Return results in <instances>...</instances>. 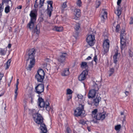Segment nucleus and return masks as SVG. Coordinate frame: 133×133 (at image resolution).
Wrapping results in <instances>:
<instances>
[{
  "label": "nucleus",
  "mask_w": 133,
  "mask_h": 133,
  "mask_svg": "<svg viewBox=\"0 0 133 133\" xmlns=\"http://www.w3.org/2000/svg\"><path fill=\"white\" fill-rule=\"evenodd\" d=\"M6 49L0 48V54L2 56H4L5 55L7 51Z\"/></svg>",
  "instance_id": "obj_24"
},
{
  "label": "nucleus",
  "mask_w": 133,
  "mask_h": 133,
  "mask_svg": "<svg viewBox=\"0 0 133 133\" xmlns=\"http://www.w3.org/2000/svg\"><path fill=\"white\" fill-rule=\"evenodd\" d=\"M36 52V50L34 48L29 49L28 51L27 54L28 56V58L26 59L27 62L30 60V62L28 66H26V70L31 71L32 68L34 66L35 62V55Z\"/></svg>",
  "instance_id": "obj_2"
},
{
  "label": "nucleus",
  "mask_w": 133,
  "mask_h": 133,
  "mask_svg": "<svg viewBox=\"0 0 133 133\" xmlns=\"http://www.w3.org/2000/svg\"><path fill=\"white\" fill-rule=\"evenodd\" d=\"M77 97L78 99H82L83 98V96L81 94H78L77 95Z\"/></svg>",
  "instance_id": "obj_40"
},
{
  "label": "nucleus",
  "mask_w": 133,
  "mask_h": 133,
  "mask_svg": "<svg viewBox=\"0 0 133 133\" xmlns=\"http://www.w3.org/2000/svg\"><path fill=\"white\" fill-rule=\"evenodd\" d=\"M83 110L84 105L82 104H79V107L74 111L75 116H81Z\"/></svg>",
  "instance_id": "obj_6"
},
{
  "label": "nucleus",
  "mask_w": 133,
  "mask_h": 133,
  "mask_svg": "<svg viewBox=\"0 0 133 133\" xmlns=\"http://www.w3.org/2000/svg\"><path fill=\"white\" fill-rule=\"evenodd\" d=\"M101 98L99 96L97 95L96 98L93 101V103L96 106L98 105L99 102L101 101Z\"/></svg>",
  "instance_id": "obj_17"
},
{
  "label": "nucleus",
  "mask_w": 133,
  "mask_h": 133,
  "mask_svg": "<svg viewBox=\"0 0 133 133\" xmlns=\"http://www.w3.org/2000/svg\"><path fill=\"white\" fill-rule=\"evenodd\" d=\"M122 0H118V1L117 2V4L118 5H119V4L121 3Z\"/></svg>",
  "instance_id": "obj_51"
},
{
  "label": "nucleus",
  "mask_w": 133,
  "mask_h": 133,
  "mask_svg": "<svg viewBox=\"0 0 133 133\" xmlns=\"http://www.w3.org/2000/svg\"><path fill=\"white\" fill-rule=\"evenodd\" d=\"M47 3L50 5V7H49L48 5V8L47 10L46 13L48 15L49 17L51 16V12L52 11V1H47Z\"/></svg>",
  "instance_id": "obj_10"
},
{
  "label": "nucleus",
  "mask_w": 133,
  "mask_h": 133,
  "mask_svg": "<svg viewBox=\"0 0 133 133\" xmlns=\"http://www.w3.org/2000/svg\"><path fill=\"white\" fill-rule=\"evenodd\" d=\"M67 6L66 4V2H64L63 4L62 7V8L64 9L66 8Z\"/></svg>",
  "instance_id": "obj_39"
},
{
  "label": "nucleus",
  "mask_w": 133,
  "mask_h": 133,
  "mask_svg": "<svg viewBox=\"0 0 133 133\" xmlns=\"http://www.w3.org/2000/svg\"><path fill=\"white\" fill-rule=\"evenodd\" d=\"M54 30L56 31H61L63 30V28L62 27H58L55 26L53 29Z\"/></svg>",
  "instance_id": "obj_23"
},
{
  "label": "nucleus",
  "mask_w": 133,
  "mask_h": 133,
  "mask_svg": "<svg viewBox=\"0 0 133 133\" xmlns=\"http://www.w3.org/2000/svg\"><path fill=\"white\" fill-rule=\"evenodd\" d=\"M125 31L124 29H122L121 33L120 38L121 48L122 50L126 46V44L125 43V41L123 37L125 35V33H124Z\"/></svg>",
  "instance_id": "obj_5"
},
{
  "label": "nucleus",
  "mask_w": 133,
  "mask_h": 133,
  "mask_svg": "<svg viewBox=\"0 0 133 133\" xmlns=\"http://www.w3.org/2000/svg\"><path fill=\"white\" fill-rule=\"evenodd\" d=\"M2 11H0V18H1L2 16Z\"/></svg>",
  "instance_id": "obj_60"
},
{
  "label": "nucleus",
  "mask_w": 133,
  "mask_h": 133,
  "mask_svg": "<svg viewBox=\"0 0 133 133\" xmlns=\"http://www.w3.org/2000/svg\"><path fill=\"white\" fill-rule=\"evenodd\" d=\"M44 61L46 62H49L50 60L49 58H46L45 59Z\"/></svg>",
  "instance_id": "obj_50"
},
{
  "label": "nucleus",
  "mask_w": 133,
  "mask_h": 133,
  "mask_svg": "<svg viewBox=\"0 0 133 133\" xmlns=\"http://www.w3.org/2000/svg\"><path fill=\"white\" fill-rule=\"evenodd\" d=\"M121 115H124V112H121Z\"/></svg>",
  "instance_id": "obj_62"
},
{
  "label": "nucleus",
  "mask_w": 133,
  "mask_h": 133,
  "mask_svg": "<svg viewBox=\"0 0 133 133\" xmlns=\"http://www.w3.org/2000/svg\"><path fill=\"white\" fill-rule=\"evenodd\" d=\"M73 36L75 38H76L78 36V33L77 32H76L75 34H74Z\"/></svg>",
  "instance_id": "obj_48"
},
{
  "label": "nucleus",
  "mask_w": 133,
  "mask_h": 133,
  "mask_svg": "<svg viewBox=\"0 0 133 133\" xmlns=\"http://www.w3.org/2000/svg\"><path fill=\"white\" fill-rule=\"evenodd\" d=\"M107 13L105 9H102L100 16L102 20L106 19L107 18Z\"/></svg>",
  "instance_id": "obj_15"
},
{
  "label": "nucleus",
  "mask_w": 133,
  "mask_h": 133,
  "mask_svg": "<svg viewBox=\"0 0 133 133\" xmlns=\"http://www.w3.org/2000/svg\"><path fill=\"white\" fill-rule=\"evenodd\" d=\"M42 70V69L40 68L37 71L35 75V78L37 79L38 82H42V75L39 74V72Z\"/></svg>",
  "instance_id": "obj_14"
},
{
  "label": "nucleus",
  "mask_w": 133,
  "mask_h": 133,
  "mask_svg": "<svg viewBox=\"0 0 133 133\" xmlns=\"http://www.w3.org/2000/svg\"><path fill=\"white\" fill-rule=\"evenodd\" d=\"M100 1H98L96 2V4L97 5V8L99 7L100 4Z\"/></svg>",
  "instance_id": "obj_43"
},
{
  "label": "nucleus",
  "mask_w": 133,
  "mask_h": 133,
  "mask_svg": "<svg viewBox=\"0 0 133 133\" xmlns=\"http://www.w3.org/2000/svg\"><path fill=\"white\" fill-rule=\"evenodd\" d=\"M42 103H43L42 107L44 108L45 107V109L46 110L49 111L50 110V108L49 106V104L48 100H46L45 101L42 98Z\"/></svg>",
  "instance_id": "obj_13"
},
{
  "label": "nucleus",
  "mask_w": 133,
  "mask_h": 133,
  "mask_svg": "<svg viewBox=\"0 0 133 133\" xmlns=\"http://www.w3.org/2000/svg\"><path fill=\"white\" fill-rule=\"evenodd\" d=\"M129 23L130 24H133V18L132 17H130V21Z\"/></svg>",
  "instance_id": "obj_44"
},
{
  "label": "nucleus",
  "mask_w": 133,
  "mask_h": 133,
  "mask_svg": "<svg viewBox=\"0 0 133 133\" xmlns=\"http://www.w3.org/2000/svg\"><path fill=\"white\" fill-rule=\"evenodd\" d=\"M33 117L34 121L37 124H40V127L39 128L42 132V116L41 114L38 113H36L32 115Z\"/></svg>",
  "instance_id": "obj_4"
},
{
  "label": "nucleus",
  "mask_w": 133,
  "mask_h": 133,
  "mask_svg": "<svg viewBox=\"0 0 133 133\" xmlns=\"http://www.w3.org/2000/svg\"><path fill=\"white\" fill-rule=\"evenodd\" d=\"M42 73H43V76H42V81H43V79L44 78V76L45 75V72L44 71L42 70Z\"/></svg>",
  "instance_id": "obj_49"
},
{
  "label": "nucleus",
  "mask_w": 133,
  "mask_h": 133,
  "mask_svg": "<svg viewBox=\"0 0 133 133\" xmlns=\"http://www.w3.org/2000/svg\"><path fill=\"white\" fill-rule=\"evenodd\" d=\"M10 7L8 4H6V6L5 8V13H8L10 11Z\"/></svg>",
  "instance_id": "obj_30"
},
{
  "label": "nucleus",
  "mask_w": 133,
  "mask_h": 133,
  "mask_svg": "<svg viewBox=\"0 0 133 133\" xmlns=\"http://www.w3.org/2000/svg\"><path fill=\"white\" fill-rule=\"evenodd\" d=\"M91 57L90 56H88L86 59V60H89L91 59Z\"/></svg>",
  "instance_id": "obj_58"
},
{
  "label": "nucleus",
  "mask_w": 133,
  "mask_h": 133,
  "mask_svg": "<svg viewBox=\"0 0 133 133\" xmlns=\"http://www.w3.org/2000/svg\"><path fill=\"white\" fill-rule=\"evenodd\" d=\"M94 60L95 61V62L96 63V62L97 61V56L96 55H95V56L94 58Z\"/></svg>",
  "instance_id": "obj_45"
},
{
  "label": "nucleus",
  "mask_w": 133,
  "mask_h": 133,
  "mask_svg": "<svg viewBox=\"0 0 133 133\" xmlns=\"http://www.w3.org/2000/svg\"><path fill=\"white\" fill-rule=\"evenodd\" d=\"M18 79H17V83L16 84V88H18V85L19 84V82L18 81Z\"/></svg>",
  "instance_id": "obj_47"
},
{
  "label": "nucleus",
  "mask_w": 133,
  "mask_h": 133,
  "mask_svg": "<svg viewBox=\"0 0 133 133\" xmlns=\"http://www.w3.org/2000/svg\"><path fill=\"white\" fill-rule=\"evenodd\" d=\"M37 96L39 97V98L38 100V107H39L40 108H42V106L41 105V104L42 102V97H40L39 95H38Z\"/></svg>",
  "instance_id": "obj_29"
},
{
  "label": "nucleus",
  "mask_w": 133,
  "mask_h": 133,
  "mask_svg": "<svg viewBox=\"0 0 133 133\" xmlns=\"http://www.w3.org/2000/svg\"><path fill=\"white\" fill-rule=\"evenodd\" d=\"M36 9H34L30 11V22L27 25V27L30 30L32 31L34 33L38 34L40 32L39 28L38 26V24L36 26H35V23L36 20L37 13Z\"/></svg>",
  "instance_id": "obj_1"
},
{
  "label": "nucleus",
  "mask_w": 133,
  "mask_h": 133,
  "mask_svg": "<svg viewBox=\"0 0 133 133\" xmlns=\"http://www.w3.org/2000/svg\"><path fill=\"white\" fill-rule=\"evenodd\" d=\"M3 74L0 72V81L2 79V77L3 76Z\"/></svg>",
  "instance_id": "obj_46"
},
{
  "label": "nucleus",
  "mask_w": 133,
  "mask_h": 133,
  "mask_svg": "<svg viewBox=\"0 0 133 133\" xmlns=\"http://www.w3.org/2000/svg\"><path fill=\"white\" fill-rule=\"evenodd\" d=\"M95 85V84L94 85V88H95L94 89H95V88H97L96 86Z\"/></svg>",
  "instance_id": "obj_63"
},
{
  "label": "nucleus",
  "mask_w": 133,
  "mask_h": 133,
  "mask_svg": "<svg viewBox=\"0 0 133 133\" xmlns=\"http://www.w3.org/2000/svg\"><path fill=\"white\" fill-rule=\"evenodd\" d=\"M87 128L89 131H90L91 129L89 127H88Z\"/></svg>",
  "instance_id": "obj_61"
},
{
  "label": "nucleus",
  "mask_w": 133,
  "mask_h": 133,
  "mask_svg": "<svg viewBox=\"0 0 133 133\" xmlns=\"http://www.w3.org/2000/svg\"><path fill=\"white\" fill-rule=\"evenodd\" d=\"M18 88H15V97L14 99L16 100V99L17 96L18 95V93L17 92V90H18Z\"/></svg>",
  "instance_id": "obj_33"
},
{
  "label": "nucleus",
  "mask_w": 133,
  "mask_h": 133,
  "mask_svg": "<svg viewBox=\"0 0 133 133\" xmlns=\"http://www.w3.org/2000/svg\"><path fill=\"white\" fill-rule=\"evenodd\" d=\"M97 110L95 109L92 112V116L93 119L92 121L94 123H97V121H95L96 119L97 120H103L105 118V115L103 113H97Z\"/></svg>",
  "instance_id": "obj_3"
},
{
  "label": "nucleus",
  "mask_w": 133,
  "mask_h": 133,
  "mask_svg": "<svg viewBox=\"0 0 133 133\" xmlns=\"http://www.w3.org/2000/svg\"><path fill=\"white\" fill-rule=\"evenodd\" d=\"M118 55V53L116 52L115 54L113 57L114 60V62L116 64L117 61V56Z\"/></svg>",
  "instance_id": "obj_32"
},
{
  "label": "nucleus",
  "mask_w": 133,
  "mask_h": 133,
  "mask_svg": "<svg viewBox=\"0 0 133 133\" xmlns=\"http://www.w3.org/2000/svg\"><path fill=\"white\" fill-rule=\"evenodd\" d=\"M88 74L87 71L86 70L83 71L78 77L79 81H82L84 80L86 78V76Z\"/></svg>",
  "instance_id": "obj_11"
},
{
  "label": "nucleus",
  "mask_w": 133,
  "mask_h": 133,
  "mask_svg": "<svg viewBox=\"0 0 133 133\" xmlns=\"http://www.w3.org/2000/svg\"><path fill=\"white\" fill-rule=\"evenodd\" d=\"M126 96H128L129 94V92L127 91H126L125 92Z\"/></svg>",
  "instance_id": "obj_53"
},
{
  "label": "nucleus",
  "mask_w": 133,
  "mask_h": 133,
  "mask_svg": "<svg viewBox=\"0 0 133 133\" xmlns=\"http://www.w3.org/2000/svg\"><path fill=\"white\" fill-rule=\"evenodd\" d=\"M43 119L42 117V133H47L48 130L45 124L43 123Z\"/></svg>",
  "instance_id": "obj_18"
},
{
  "label": "nucleus",
  "mask_w": 133,
  "mask_h": 133,
  "mask_svg": "<svg viewBox=\"0 0 133 133\" xmlns=\"http://www.w3.org/2000/svg\"><path fill=\"white\" fill-rule=\"evenodd\" d=\"M103 46L104 49L103 54H105L109 51V41L108 40L106 39L104 42Z\"/></svg>",
  "instance_id": "obj_8"
},
{
  "label": "nucleus",
  "mask_w": 133,
  "mask_h": 133,
  "mask_svg": "<svg viewBox=\"0 0 133 133\" xmlns=\"http://www.w3.org/2000/svg\"><path fill=\"white\" fill-rule=\"evenodd\" d=\"M121 125H118L115 126V129L117 131L119 130L121 128Z\"/></svg>",
  "instance_id": "obj_36"
},
{
  "label": "nucleus",
  "mask_w": 133,
  "mask_h": 133,
  "mask_svg": "<svg viewBox=\"0 0 133 133\" xmlns=\"http://www.w3.org/2000/svg\"><path fill=\"white\" fill-rule=\"evenodd\" d=\"M11 44H9L8 46V48L10 49L11 47Z\"/></svg>",
  "instance_id": "obj_57"
},
{
  "label": "nucleus",
  "mask_w": 133,
  "mask_h": 133,
  "mask_svg": "<svg viewBox=\"0 0 133 133\" xmlns=\"http://www.w3.org/2000/svg\"><path fill=\"white\" fill-rule=\"evenodd\" d=\"M73 92V91L70 89H68L66 90V94L67 95H71Z\"/></svg>",
  "instance_id": "obj_34"
},
{
  "label": "nucleus",
  "mask_w": 133,
  "mask_h": 133,
  "mask_svg": "<svg viewBox=\"0 0 133 133\" xmlns=\"http://www.w3.org/2000/svg\"><path fill=\"white\" fill-rule=\"evenodd\" d=\"M95 40L94 36L90 34L88 36L86 39L87 41L90 46H92L94 44V41Z\"/></svg>",
  "instance_id": "obj_7"
},
{
  "label": "nucleus",
  "mask_w": 133,
  "mask_h": 133,
  "mask_svg": "<svg viewBox=\"0 0 133 133\" xmlns=\"http://www.w3.org/2000/svg\"><path fill=\"white\" fill-rule=\"evenodd\" d=\"M48 85H47L46 87V90H48Z\"/></svg>",
  "instance_id": "obj_64"
},
{
  "label": "nucleus",
  "mask_w": 133,
  "mask_h": 133,
  "mask_svg": "<svg viewBox=\"0 0 133 133\" xmlns=\"http://www.w3.org/2000/svg\"><path fill=\"white\" fill-rule=\"evenodd\" d=\"M114 24H114V26L112 27L113 30L114 31H115L116 32H118L120 30V25L119 24H117L115 26H114Z\"/></svg>",
  "instance_id": "obj_21"
},
{
  "label": "nucleus",
  "mask_w": 133,
  "mask_h": 133,
  "mask_svg": "<svg viewBox=\"0 0 133 133\" xmlns=\"http://www.w3.org/2000/svg\"><path fill=\"white\" fill-rule=\"evenodd\" d=\"M3 6H1L0 7V11H2L3 9Z\"/></svg>",
  "instance_id": "obj_54"
},
{
  "label": "nucleus",
  "mask_w": 133,
  "mask_h": 133,
  "mask_svg": "<svg viewBox=\"0 0 133 133\" xmlns=\"http://www.w3.org/2000/svg\"><path fill=\"white\" fill-rule=\"evenodd\" d=\"M94 82L95 84V86H96L97 88H96V90H98L99 88L98 86V85H101V82L100 81H96V82H95V81H94Z\"/></svg>",
  "instance_id": "obj_28"
},
{
  "label": "nucleus",
  "mask_w": 133,
  "mask_h": 133,
  "mask_svg": "<svg viewBox=\"0 0 133 133\" xmlns=\"http://www.w3.org/2000/svg\"><path fill=\"white\" fill-rule=\"evenodd\" d=\"M70 72L69 69H66L62 71V76H66L69 75Z\"/></svg>",
  "instance_id": "obj_20"
},
{
  "label": "nucleus",
  "mask_w": 133,
  "mask_h": 133,
  "mask_svg": "<svg viewBox=\"0 0 133 133\" xmlns=\"http://www.w3.org/2000/svg\"><path fill=\"white\" fill-rule=\"evenodd\" d=\"M132 52L130 51L129 52V56L130 57H132Z\"/></svg>",
  "instance_id": "obj_52"
},
{
  "label": "nucleus",
  "mask_w": 133,
  "mask_h": 133,
  "mask_svg": "<svg viewBox=\"0 0 133 133\" xmlns=\"http://www.w3.org/2000/svg\"><path fill=\"white\" fill-rule=\"evenodd\" d=\"M74 14L77 18L79 17L80 16V10L79 9H76L74 10Z\"/></svg>",
  "instance_id": "obj_22"
},
{
  "label": "nucleus",
  "mask_w": 133,
  "mask_h": 133,
  "mask_svg": "<svg viewBox=\"0 0 133 133\" xmlns=\"http://www.w3.org/2000/svg\"><path fill=\"white\" fill-rule=\"evenodd\" d=\"M80 28V25L79 23H77L75 26V29L76 30H78Z\"/></svg>",
  "instance_id": "obj_35"
},
{
  "label": "nucleus",
  "mask_w": 133,
  "mask_h": 133,
  "mask_svg": "<svg viewBox=\"0 0 133 133\" xmlns=\"http://www.w3.org/2000/svg\"><path fill=\"white\" fill-rule=\"evenodd\" d=\"M121 8L120 6H118L116 11L115 12V13L118 17L121 15Z\"/></svg>",
  "instance_id": "obj_25"
},
{
  "label": "nucleus",
  "mask_w": 133,
  "mask_h": 133,
  "mask_svg": "<svg viewBox=\"0 0 133 133\" xmlns=\"http://www.w3.org/2000/svg\"><path fill=\"white\" fill-rule=\"evenodd\" d=\"M22 8V6L21 5L18 6L17 8L18 9H21Z\"/></svg>",
  "instance_id": "obj_56"
},
{
  "label": "nucleus",
  "mask_w": 133,
  "mask_h": 133,
  "mask_svg": "<svg viewBox=\"0 0 133 133\" xmlns=\"http://www.w3.org/2000/svg\"><path fill=\"white\" fill-rule=\"evenodd\" d=\"M81 67L82 68L87 69L88 67L87 63L85 62H82L81 65Z\"/></svg>",
  "instance_id": "obj_26"
},
{
  "label": "nucleus",
  "mask_w": 133,
  "mask_h": 133,
  "mask_svg": "<svg viewBox=\"0 0 133 133\" xmlns=\"http://www.w3.org/2000/svg\"><path fill=\"white\" fill-rule=\"evenodd\" d=\"M47 63H45V64H43L44 68H46V66H47Z\"/></svg>",
  "instance_id": "obj_59"
},
{
  "label": "nucleus",
  "mask_w": 133,
  "mask_h": 133,
  "mask_svg": "<svg viewBox=\"0 0 133 133\" xmlns=\"http://www.w3.org/2000/svg\"><path fill=\"white\" fill-rule=\"evenodd\" d=\"M11 61L10 59H9L6 62V67L5 68L6 69H7L9 68L10 65Z\"/></svg>",
  "instance_id": "obj_31"
},
{
  "label": "nucleus",
  "mask_w": 133,
  "mask_h": 133,
  "mask_svg": "<svg viewBox=\"0 0 133 133\" xmlns=\"http://www.w3.org/2000/svg\"><path fill=\"white\" fill-rule=\"evenodd\" d=\"M72 95H69L67 96V99L68 101H69L70 99H71L72 98Z\"/></svg>",
  "instance_id": "obj_42"
},
{
  "label": "nucleus",
  "mask_w": 133,
  "mask_h": 133,
  "mask_svg": "<svg viewBox=\"0 0 133 133\" xmlns=\"http://www.w3.org/2000/svg\"><path fill=\"white\" fill-rule=\"evenodd\" d=\"M77 5L79 6H80L82 4V2L81 0H78L77 2Z\"/></svg>",
  "instance_id": "obj_38"
},
{
  "label": "nucleus",
  "mask_w": 133,
  "mask_h": 133,
  "mask_svg": "<svg viewBox=\"0 0 133 133\" xmlns=\"http://www.w3.org/2000/svg\"><path fill=\"white\" fill-rule=\"evenodd\" d=\"M68 54L66 53H62L58 59V62L64 64L65 63V58L67 56Z\"/></svg>",
  "instance_id": "obj_9"
},
{
  "label": "nucleus",
  "mask_w": 133,
  "mask_h": 133,
  "mask_svg": "<svg viewBox=\"0 0 133 133\" xmlns=\"http://www.w3.org/2000/svg\"><path fill=\"white\" fill-rule=\"evenodd\" d=\"M66 131L68 133H71V130L69 127H67V128Z\"/></svg>",
  "instance_id": "obj_41"
},
{
  "label": "nucleus",
  "mask_w": 133,
  "mask_h": 133,
  "mask_svg": "<svg viewBox=\"0 0 133 133\" xmlns=\"http://www.w3.org/2000/svg\"><path fill=\"white\" fill-rule=\"evenodd\" d=\"M42 88V84H38L36 87L35 89L36 90V92L39 94H41V92L40 91V89Z\"/></svg>",
  "instance_id": "obj_19"
},
{
  "label": "nucleus",
  "mask_w": 133,
  "mask_h": 133,
  "mask_svg": "<svg viewBox=\"0 0 133 133\" xmlns=\"http://www.w3.org/2000/svg\"><path fill=\"white\" fill-rule=\"evenodd\" d=\"M4 1V0H2V3L1 4L2 5V6L3 5L4 3L6 5V3Z\"/></svg>",
  "instance_id": "obj_55"
},
{
  "label": "nucleus",
  "mask_w": 133,
  "mask_h": 133,
  "mask_svg": "<svg viewBox=\"0 0 133 133\" xmlns=\"http://www.w3.org/2000/svg\"><path fill=\"white\" fill-rule=\"evenodd\" d=\"M98 90H96V88L95 89L91 90L89 92L88 95V97L89 98H92L96 96L97 94V91Z\"/></svg>",
  "instance_id": "obj_12"
},
{
  "label": "nucleus",
  "mask_w": 133,
  "mask_h": 133,
  "mask_svg": "<svg viewBox=\"0 0 133 133\" xmlns=\"http://www.w3.org/2000/svg\"><path fill=\"white\" fill-rule=\"evenodd\" d=\"M114 69L113 68H110L108 72L109 76H111L114 73Z\"/></svg>",
  "instance_id": "obj_27"
},
{
  "label": "nucleus",
  "mask_w": 133,
  "mask_h": 133,
  "mask_svg": "<svg viewBox=\"0 0 133 133\" xmlns=\"http://www.w3.org/2000/svg\"><path fill=\"white\" fill-rule=\"evenodd\" d=\"M86 123V122L83 119L80 120L79 121V123L83 125L84 124Z\"/></svg>",
  "instance_id": "obj_37"
},
{
  "label": "nucleus",
  "mask_w": 133,
  "mask_h": 133,
  "mask_svg": "<svg viewBox=\"0 0 133 133\" xmlns=\"http://www.w3.org/2000/svg\"><path fill=\"white\" fill-rule=\"evenodd\" d=\"M38 0H36L34 5V8L36 9L38 7L39 8L42 7V0H40L38 2H37Z\"/></svg>",
  "instance_id": "obj_16"
}]
</instances>
